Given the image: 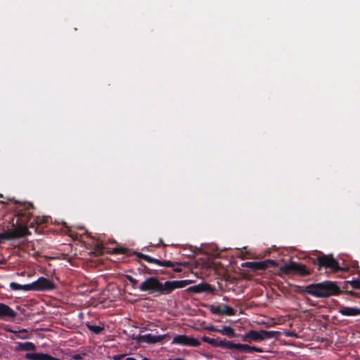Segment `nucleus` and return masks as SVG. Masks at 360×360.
<instances>
[{"instance_id":"obj_29","label":"nucleus","mask_w":360,"mask_h":360,"mask_svg":"<svg viewBox=\"0 0 360 360\" xmlns=\"http://www.w3.org/2000/svg\"><path fill=\"white\" fill-rule=\"evenodd\" d=\"M207 329L209 330H211V331H216V332H218V330H219V328H216L215 326H210V327H208Z\"/></svg>"},{"instance_id":"obj_24","label":"nucleus","mask_w":360,"mask_h":360,"mask_svg":"<svg viewBox=\"0 0 360 360\" xmlns=\"http://www.w3.org/2000/svg\"><path fill=\"white\" fill-rule=\"evenodd\" d=\"M175 263V266H172L174 268V272H176V273H179V272H181L182 271V269L181 268H180L179 266H186L188 265V262H174Z\"/></svg>"},{"instance_id":"obj_8","label":"nucleus","mask_w":360,"mask_h":360,"mask_svg":"<svg viewBox=\"0 0 360 360\" xmlns=\"http://www.w3.org/2000/svg\"><path fill=\"white\" fill-rule=\"evenodd\" d=\"M56 288V285L52 281L42 276L30 283L31 291H50Z\"/></svg>"},{"instance_id":"obj_28","label":"nucleus","mask_w":360,"mask_h":360,"mask_svg":"<svg viewBox=\"0 0 360 360\" xmlns=\"http://www.w3.org/2000/svg\"><path fill=\"white\" fill-rule=\"evenodd\" d=\"M73 360H82V357L80 354H75L72 356Z\"/></svg>"},{"instance_id":"obj_27","label":"nucleus","mask_w":360,"mask_h":360,"mask_svg":"<svg viewBox=\"0 0 360 360\" xmlns=\"http://www.w3.org/2000/svg\"><path fill=\"white\" fill-rule=\"evenodd\" d=\"M125 278L127 281H129L131 283L133 288H136V285L138 283V281L136 279H135L130 275H125Z\"/></svg>"},{"instance_id":"obj_16","label":"nucleus","mask_w":360,"mask_h":360,"mask_svg":"<svg viewBox=\"0 0 360 360\" xmlns=\"http://www.w3.org/2000/svg\"><path fill=\"white\" fill-rule=\"evenodd\" d=\"M338 312L345 316H355L360 315V309L356 307H341Z\"/></svg>"},{"instance_id":"obj_18","label":"nucleus","mask_w":360,"mask_h":360,"mask_svg":"<svg viewBox=\"0 0 360 360\" xmlns=\"http://www.w3.org/2000/svg\"><path fill=\"white\" fill-rule=\"evenodd\" d=\"M36 350V346L33 342H18V345L14 349L15 352L20 351H34Z\"/></svg>"},{"instance_id":"obj_32","label":"nucleus","mask_w":360,"mask_h":360,"mask_svg":"<svg viewBox=\"0 0 360 360\" xmlns=\"http://www.w3.org/2000/svg\"><path fill=\"white\" fill-rule=\"evenodd\" d=\"M124 356V355H116L114 356V359L115 360H121L122 359V357Z\"/></svg>"},{"instance_id":"obj_33","label":"nucleus","mask_w":360,"mask_h":360,"mask_svg":"<svg viewBox=\"0 0 360 360\" xmlns=\"http://www.w3.org/2000/svg\"><path fill=\"white\" fill-rule=\"evenodd\" d=\"M63 226L67 229V231H69V228H68V226H67L66 222H63Z\"/></svg>"},{"instance_id":"obj_14","label":"nucleus","mask_w":360,"mask_h":360,"mask_svg":"<svg viewBox=\"0 0 360 360\" xmlns=\"http://www.w3.org/2000/svg\"><path fill=\"white\" fill-rule=\"evenodd\" d=\"M167 336H169V333L162 335H157V336L153 335L152 334L148 333V334H146V335H139L136 338V340L139 342H145L148 344H153V343L161 342L165 337H167Z\"/></svg>"},{"instance_id":"obj_15","label":"nucleus","mask_w":360,"mask_h":360,"mask_svg":"<svg viewBox=\"0 0 360 360\" xmlns=\"http://www.w3.org/2000/svg\"><path fill=\"white\" fill-rule=\"evenodd\" d=\"M214 288L209 284L201 283L195 285L190 286L186 289L188 292L199 294L205 292H212Z\"/></svg>"},{"instance_id":"obj_17","label":"nucleus","mask_w":360,"mask_h":360,"mask_svg":"<svg viewBox=\"0 0 360 360\" xmlns=\"http://www.w3.org/2000/svg\"><path fill=\"white\" fill-rule=\"evenodd\" d=\"M230 349H235L240 352L253 353L254 346L231 342Z\"/></svg>"},{"instance_id":"obj_19","label":"nucleus","mask_w":360,"mask_h":360,"mask_svg":"<svg viewBox=\"0 0 360 360\" xmlns=\"http://www.w3.org/2000/svg\"><path fill=\"white\" fill-rule=\"evenodd\" d=\"M218 333L229 338H236L239 335L236 333L234 329L231 326H224L218 330Z\"/></svg>"},{"instance_id":"obj_26","label":"nucleus","mask_w":360,"mask_h":360,"mask_svg":"<svg viewBox=\"0 0 360 360\" xmlns=\"http://www.w3.org/2000/svg\"><path fill=\"white\" fill-rule=\"evenodd\" d=\"M129 250L127 248L117 247L113 249L115 254H128Z\"/></svg>"},{"instance_id":"obj_12","label":"nucleus","mask_w":360,"mask_h":360,"mask_svg":"<svg viewBox=\"0 0 360 360\" xmlns=\"http://www.w3.org/2000/svg\"><path fill=\"white\" fill-rule=\"evenodd\" d=\"M17 313L8 305L0 302V320L8 321L16 317Z\"/></svg>"},{"instance_id":"obj_37","label":"nucleus","mask_w":360,"mask_h":360,"mask_svg":"<svg viewBox=\"0 0 360 360\" xmlns=\"http://www.w3.org/2000/svg\"><path fill=\"white\" fill-rule=\"evenodd\" d=\"M142 360H150V359H149L148 358H147V357H143V358L142 359Z\"/></svg>"},{"instance_id":"obj_20","label":"nucleus","mask_w":360,"mask_h":360,"mask_svg":"<svg viewBox=\"0 0 360 360\" xmlns=\"http://www.w3.org/2000/svg\"><path fill=\"white\" fill-rule=\"evenodd\" d=\"M138 271L140 273H143L145 274H149V275H158L159 274H162V271H159L158 270L155 269H151L147 266L140 263V267L138 268Z\"/></svg>"},{"instance_id":"obj_2","label":"nucleus","mask_w":360,"mask_h":360,"mask_svg":"<svg viewBox=\"0 0 360 360\" xmlns=\"http://www.w3.org/2000/svg\"><path fill=\"white\" fill-rule=\"evenodd\" d=\"M191 283V280L167 281L161 283L155 277H149L141 283L139 288L141 292H148L155 296H160L169 295L174 290L184 288Z\"/></svg>"},{"instance_id":"obj_6","label":"nucleus","mask_w":360,"mask_h":360,"mask_svg":"<svg viewBox=\"0 0 360 360\" xmlns=\"http://www.w3.org/2000/svg\"><path fill=\"white\" fill-rule=\"evenodd\" d=\"M280 271L285 274H295L302 276H309L310 271L307 266L302 264L295 262H290L289 264H284L279 268Z\"/></svg>"},{"instance_id":"obj_5","label":"nucleus","mask_w":360,"mask_h":360,"mask_svg":"<svg viewBox=\"0 0 360 360\" xmlns=\"http://www.w3.org/2000/svg\"><path fill=\"white\" fill-rule=\"evenodd\" d=\"M312 262L313 264H316L319 269L324 267L326 269H330L333 271H339L341 270L338 261L329 255H319L316 259H314Z\"/></svg>"},{"instance_id":"obj_11","label":"nucleus","mask_w":360,"mask_h":360,"mask_svg":"<svg viewBox=\"0 0 360 360\" xmlns=\"http://www.w3.org/2000/svg\"><path fill=\"white\" fill-rule=\"evenodd\" d=\"M202 340L206 343L210 344L214 347H220L222 349H229L231 348V342L226 340V339H221L219 338H211L207 336H203L202 338Z\"/></svg>"},{"instance_id":"obj_7","label":"nucleus","mask_w":360,"mask_h":360,"mask_svg":"<svg viewBox=\"0 0 360 360\" xmlns=\"http://www.w3.org/2000/svg\"><path fill=\"white\" fill-rule=\"evenodd\" d=\"M278 266V263L273 259H265L259 262H246L241 264L243 268H248L252 271L258 273L261 271H264L270 267Z\"/></svg>"},{"instance_id":"obj_1","label":"nucleus","mask_w":360,"mask_h":360,"mask_svg":"<svg viewBox=\"0 0 360 360\" xmlns=\"http://www.w3.org/2000/svg\"><path fill=\"white\" fill-rule=\"evenodd\" d=\"M34 208L32 203H20L16 208L15 216L17 217L16 224L20 226L18 228L8 229L6 231L0 233V243H4L6 240L19 238L30 234V231L26 226L28 224H33L31 221L33 217L31 210Z\"/></svg>"},{"instance_id":"obj_35","label":"nucleus","mask_w":360,"mask_h":360,"mask_svg":"<svg viewBox=\"0 0 360 360\" xmlns=\"http://www.w3.org/2000/svg\"><path fill=\"white\" fill-rule=\"evenodd\" d=\"M16 337L18 338H20V339H25V338H27V337H21V336H19V335H16Z\"/></svg>"},{"instance_id":"obj_3","label":"nucleus","mask_w":360,"mask_h":360,"mask_svg":"<svg viewBox=\"0 0 360 360\" xmlns=\"http://www.w3.org/2000/svg\"><path fill=\"white\" fill-rule=\"evenodd\" d=\"M300 292H305L316 297L326 298L339 295L342 292L341 288L336 282L326 281L305 286Z\"/></svg>"},{"instance_id":"obj_36","label":"nucleus","mask_w":360,"mask_h":360,"mask_svg":"<svg viewBox=\"0 0 360 360\" xmlns=\"http://www.w3.org/2000/svg\"><path fill=\"white\" fill-rule=\"evenodd\" d=\"M34 221H35L36 223H39V224H41V221H39V219H36V220L34 219Z\"/></svg>"},{"instance_id":"obj_10","label":"nucleus","mask_w":360,"mask_h":360,"mask_svg":"<svg viewBox=\"0 0 360 360\" xmlns=\"http://www.w3.org/2000/svg\"><path fill=\"white\" fill-rule=\"evenodd\" d=\"M134 254L136 255L139 259H143L144 261L148 263H153L160 266L165 267H172L175 266V263L169 260H160L155 258H153L149 255H144L141 252H134Z\"/></svg>"},{"instance_id":"obj_30","label":"nucleus","mask_w":360,"mask_h":360,"mask_svg":"<svg viewBox=\"0 0 360 360\" xmlns=\"http://www.w3.org/2000/svg\"><path fill=\"white\" fill-rule=\"evenodd\" d=\"M9 332L11 333H15V334H17L18 333H24V332H27V330L25 329H22L20 330L19 332H17L15 330H8Z\"/></svg>"},{"instance_id":"obj_4","label":"nucleus","mask_w":360,"mask_h":360,"mask_svg":"<svg viewBox=\"0 0 360 360\" xmlns=\"http://www.w3.org/2000/svg\"><path fill=\"white\" fill-rule=\"evenodd\" d=\"M278 335V331L268 330H250L242 336L243 341H255L259 342L264 340L276 338Z\"/></svg>"},{"instance_id":"obj_22","label":"nucleus","mask_w":360,"mask_h":360,"mask_svg":"<svg viewBox=\"0 0 360 360\" xmlns=\"http://www.w3.org/2000/svg\"><path fill=\"white\" fill-rule=\"evenodd\" d=\"M10 288L13 290L31 291L30 290V283L25 284V285H20L15 282H11L10 283Z\"/></svg>"},{"instance_id":"obj_34","label":"nucleus","mask_w":360,"mask_h":360,"mask_svg":"<svg viewBox=\"0 0 360 360\" xmlns=\"http://www.w3.org/2000/svg\"><path fill=\"white\" fill-rule=\"evenodd\" d=\"M288 336H290V337H293L295 336L294 333H290L287 335Z\"/></svg>"},{"instance_id":"obj_9","label":"nucleus","mask_w":360,"mask_h":360,"mask_svg":"<svg viewBox=\"0 0 360 360\" xmlns=\"http://www.w3.org/2000/svg\"><path fill=\"white\" fill-rule=\"evenodd\" d=\"M172 344L189 347H199L201 342L198 339L193 337H189L186 335H177L174 337Z\"/></svg>"},{"instance_id":"obj_21","label":"nucleus","mask_w":360,"mask_h":360,"mask_svg":"<svg viewBox=\"0 0 360 360\" xmlns=\"http://www.w3.org/2000/svg\"><path fill=\"white\" fill-rule=\"evenodd\" d=\"M85 325L91 332L96 335L101 334L105 328L103 323H101L100 326H94L87 322Z\"/></svg>"},{"instance_id":"obj_23","label":"nucleus","mask_w":360,"mask_h":360,"mask_svg":"<svg viewBox=\"0 0 360 360\" xmlns=\"http://www.w3.org/2000/svg\"><path fill=\"white\" fill-rule=\"evenodd\" d=\"M221 311L222 314L227 316H233L235 314V309L228 305L221 306Z\"/></svg>"},{"instance_id":"obj_25","label":"nucleus","mask_w":360,"mask_h":360,"mask_svg":"<svg viewBox=\"0 0 360 360\" xmlns=\"http://www.w3.org/2000/svg\"><path fill=\"white\" fill-rule=\"evenodd\" d=\"M210 311L214 314L222 315L221 306H211Z\"/></svg>"},{"instance_id":"obj_13","label":"nucleus","mask_w":360,"mask_h":360,"mask_svg":"<svg viewBox=\"0 0 360 360\" xmlns=\"http://www.w3.org/2000/svg\"><path fill=\"white\" fill-rule=\"evenodd\" d=\"M349 286H351L352 289L360 290V279H353L352 281H345L342 286V289L345 290L346 294L359 297L360 295L359 293L348 290Z\"/></svg>"},{"instance_id":"obj_31","label":"nucleus","mask_w":360,"mask_h":360,"mask_svg":"<svg viewBox=\"0 0 360 360\" xmlns=\"http://www.w3.org/2000/svg\"><path fill=\"white\" fill-rule=\"evenodd\" d=\"M263 350L262 348L254 347L253 352H262Z\"/></svg>"}]
</instances>
